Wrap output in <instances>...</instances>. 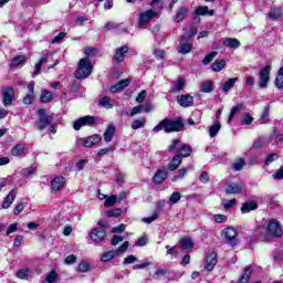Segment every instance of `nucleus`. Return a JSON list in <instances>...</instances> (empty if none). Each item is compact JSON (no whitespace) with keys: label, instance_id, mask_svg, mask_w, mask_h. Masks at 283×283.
Returning <instances> with one entry per match:
<instances>
[{"label":"nucleus","instance_id":"obj_1","mask_svg":"<svg viewBox=\"0 0 283 283\" xmlns=\"http://www.w3.org/2000/svg\"><path fill=\"white\" fill-rule=\"evenodd\" d=\"M182 127H185L182 119L165 118L157 126L153 128V132H155V134H158V132H163L164 129L166 134H171L172 132H180Z\"/></svg>","mask_w":283,"mask_h":283},{"label":"nucleus","instance_id":"obj_2","mask_svg":"<svg viewBox=\"0 0 283 283\" xmlns=\"http://www.w3.org/2000/svg\"><path fill=\"white\" fill-rule=\"evenodd\" d=\"M90 74H92V63L90 62V59H81L77 65V70L75 72V78H87Z\"/></svg>","mask_w":283,"mask_h":283},{"label":"nucleus","instance_id":"obj_3","mask_svg":"<svg viewBox=\"0 0 283 283\" xmlns=\"http://www.w3.org/2000/svg\"><path fill=\"white\" fill-rule=\"evenodd\" d=\"M155 17H158V12L154 10H146V11L139 12V18L137 20L138 29L147 30L149 22L151 21V19H155Z\"/></svg>","mask_w":283,"mask_h":283},{"label":"nucleus","instance_id":"obj_4","mask_svg":"<svg viewBox=\"0 0 283 283\" xmlns=\"http://www.w3.org/2000/svg\"><path fill=\"white\" fill-rule=\"evenodd\" d=\"M38 118L39 120L35 123L36 129L39 132H43L49 125H52V120H54V117L52 115H48L45 108H40L38 111Z\"/></svg>","mask_w":283,"mask_h":283},{"label":"nucleus","instance_id":"obj_5","mask_svg":"<svg viewBox=\"0 0 283 283\" xmlns=\"http://www.w3.org/2000/svg\"><path fill=\"white\" fill-rule=\"evenodd\" d=\"M266 233L271 238H282V226L277 219H272L268 222Z\"/></svg>","mask_w":283,"mask_h":283},{"label":"nucleus","instance_id":"obj_6","mask_svg":"<svg viewBox=\"0 0 283 283\" xmlns=\"http://www.w3.org/2000/svg\"><path fill=\"white\" fill-rule=\"evenodd\" d=\"M127 249H129L128 241L124 242L115 251H107V252L103 253L101 260H102V262H111V260H114V258H116V255H123V253H125V251H127Z\"/></svg>","mask_w":283,"mask_h":283},{"label":"nucleus","instance_id":"obj_7","mask_svg":"<svg viewBox=\"0 0 283 283\" xmlns=\"http://www.w3.org/2000/svg\"><path fill=\"white\" fill-rule=\"evenodd\" d=\"M221 238H223L230 247H238V231L235 229L226 228L221 232Z\"/></svg>","mask_w":283,"mask_h":283},{"label":"nucleus","instance_id":"obj_8","mask_svg":"<svg viewBox=\"0 0 283 283\" xmlns=\"http://www.w3.org/2000/svg\"><path fill=\"white\" fill-rule=\"evenodd\" d=\"M269 81H271V65H266L259 71V87L265 90V87H269Z\"/></svg>","mask_w":283,"mask_h":283},{"label":"nucleus","instance_id":"obj_9","mask_svg":"<svg viewBox=\"0 0 283 283\" xmlns=\"http://www.w3.org/2000/svg\"><path fill=\"white\" fill-rule=\"evenodd\" d=\"M96 123V118L92 115H86L84 117L78 118L77 120L74 122V129L75 132H78L81 127H92Z\"/></svg>","mask_w":283,"mask_h":283},{"label":"nucleus","instance_id":"obj_10","mask_svg":"<svg viewBox=\"0 0 283 283\" xmlns=\"http://www.w3.org/2000/svg\"><path fill=\"white\" fill-rule=\"evenodd\" d=\"M3 105L4 107H10L12 101H14V88L12 86L4 87L2 91Z\"/></svg>","mask_w":283,"mask_h":283},{"label":"nucleus","instance_id":"obj_11","mask_svg":"<svg viewBox=\"0 0 283 283\" xmlns=\"http://www.w3.org/2000/svg\"><path fill=\"white\" fill-rule=\"evenodd\" d=\"M101 140H103V137H101L98 134L81 139L83 147H94V145H98Z\"/></svg>","mask_w":283,"mask_h":283},{"label":"nucleus","instance_id":"obj_12","mask_svg":"<svg viewBox=\"0 0 283 283\" xmlns=\"http://www.w3.org/2000/svg\"><path fill=\"white\" fill-rule=\"evenodd\" d=\"M216 264H218V254H216V252H211L206 258V271H213V269H216Z\"/></svg>","mask_w":283,"mask_h":283},{"label":"nucleus","instance_id":"obj_13","mask_svg":"<svg viewBox=\"0 0 283 283\" xmlns=\"http://www.w3.org/2000/svg\"><path fill=\"white\" fill-rule=\"evenodd\" d=\"M106 235L105 229L103 228H95L91 231V240H93V242H103Z\"/></svg>","mask_w":283,"mask_h":283},{"label":"nucleus","instance_id":"obj_14","mask_svg":"<svg viewBox=\"0 0 283 283\" xmlns=\"http://www.w3.org/2000/svg\"><path fill=\"white\" fill-rule=\"evenodd\" d=\"M128 52H129V46L127 45L120 46L116 50L113 56V60L116 63H123V61H125V54H127Z\"/></svg>","mask_w":283,"mask_h":283},{"label":"nucleus","instance_id":"obj_15","mask_svg":"<svg viewBox=\"0 0 283 283\" xmlns=\"http://www.w3.org/2000/svg\"><path fill=\"white\" fill-rule=\"evenodd\" d=\"M130 83H132L130 78L120 80L115 85L111 86V92L113 94H116V92H123V90H125V87H129Z\"/></svg>","mask_w":283,"mask_h":283},{"label":"nucleus","instance_id":"obj_16","mask_svg":"<svg viewBox=\"0 0 283 283\" xmlns=\"http://www.w3.org/2000/svg\"><path fill=\"white\" fill-rule=\"evenodd\" d=\"M17 199V189H12L2 202V209H10L12 202Z\"/></svg>","mask_w":283,"mask_h":283},{"label":"nucleus","instance_id":"obj_17","mask_svg":"<svg viewBox=\"0 0 283 283\" xmlns=\"http://www.w3.org/2000/svg\"><path fill=\"white\" fill-rule=\"evenodd\" d=\"M177 103L181 107H191V105H193V97L189 94H185L177 97Z\"/></svg>","mask_w":283,"mask_h":283},{"label":"nucleus","instance_id":"obj_18","mask_svg":"<svg viewBox=\"0 0 283 283\" xmlns=\"http://www.w3.org/2000/svg\"><path fill=\"white\" fill-rule=\"evenodd\" d=\"M51 187L53 191H61L62 187H65V177H55L52 181H51Z\"/></svg>","mask_w":283,"mask_h":283},{"label":"nucleus","instance_id":"obj_19","mask_svg":"<svg viewBox=\"0 0 283 283\" xmlns=\"http://www.w3.org/2000/svg\"><path fill=\"white\" fill-rule=\"evenodd\" d=\"M191 43L187 42V38L182 36L181 41H180V45L178 49V52L180 54H189V52H191Z\"/></svg>","mask_w":283,"mask_h":283},{"label":"nucleus","instance_id":"obj_20","mask_svg":"<svg viewBox=\"0 0 283 283\" xmlns=\"http://www.w3.org/2000/svg\"><path fill=\"white\" fill-rule=\"evenodd\" d=\"M242 191H244V187H242V185L240 184H230L226 189V193L234 196L238 193H242Z\"/></svg>","mask_w":283,"mask_h":283},{"label":"nucleus","instance_id":"obj_21","mask_svg":"<svg viewBox=\"0 0 283 283\" xmlns=\"http://www.w3.org/2000/svg\"><path fill=\"white\" fill-rule=\"evenodd\" d=\"M167 178V170L166 169H159L154 178H153V182H155V185H161V182H165V179Z\"/></svg>","mask_w":283,"mask_h":283},{"label":"nucleus","instance_id":"obj_22","mask_svg":"<svg viewBox=\"0 0 283 283\" xmlns=\"http://www.w3.org/2000/svg\"><path fill=\"white\" fill-rule=\"evenodd\" d=\"M49 56H50V52L43 53L42 59H40L39 63L35 64V70L33 72L32 76H39V74H41V67H42L43 63H46Z\"/></svg>","mask_w":283,"mask_h":283},{"label":"nucleus","instance_id":"obj_23","mask_svg":"<svg viewBox=\"0 0 283 283\" xmlns=\"http://www.w3.org/2000/svg\"><path fill=\"white\" fill-rule=\"evenodd\" d=\"M235 83H238V77H231L220 86V90L227 94L230 90H233Z\"/></svg>","mask_w":283,"mask_h":283},{"label":"nucleus","instance_id":"obj_24","mask_svg":"<svg viewBox=\"0 0 283 283\" xmlns=\"http://www.w3.org/2000/svg\"><path fill=\"white\" fill-rule=\"evenodd\" d=\"M180 248L184 251H191L193 249V241L189 237H184L180 241Z\"/></svg>","mask_w":283,"mask_h":283},{"label":"nucleus","instance_id":"obj_25","mask_svg":"<svg viewBox=\"0 0 283 283\" xmlns=\"http://www.w3.org/2000/svg\"><path fill=\"white\" fill-rule=\"evenodd\" d=\"M223 45L226 48H231L233 50H238V48H240L241 43H240V40L235 39V38H227L224 41H223Z\"/></svg>","mask_w":283,"mask_h":283},{"label":"nucleus","instance_id":"obj_26","mask_svg":"<svg viewBox=\"0 0 283 283\" xmlns=\"http://www.w3.org/2000/svg\"><path fill=\"white\" fill-rule=\"evenodd\" d=\"M255 209H258V202L255 201H247L241 207L242 213H249L251 211H255Z\"/></svg>","mask_w":283,"mask_h":283},{"label":"nucleus","instance_id":"obj_27","mask_svg":"<svg viewBox=\"0 0 283 283\" xmlns=\"http://www.w3.org/2000/svg\"><path fill=\"white\" fill-rule=\"evenodd\" d=\"M180 165H182V157H180V155H175L169 164L168 169L170 171H176V169L180 167Z\"/></svg>","mask_w":283,"mask_h":283},{"label":"nucleus","instance_id":"obj_28","mask_svg":"<svg viewBox=\"0 0 283 283\" xmlns=\"http://www.w3.org/2000/svg\"><path fill=\"white\" fill-rule=\"evenodd\" d=\"M195 13L200 17H205L206 14H208L209 17H213L216 14V11L209 10V7H207V6H202V7H198L196 9Z\"/></svg>","mask_w":283,"mask_h":283},{"label":"nucleus","instance_id":"obj_29","mask_svg":"<svg viewBox=\"0 0 283 283\" xmlns=\"http://www.w3.org/2000/svg\"><path fill=\"white\" fill-rule=\"evenodd\" d=\"M116 132V127H114L113 124H109L104 133V140L105 143H112V139L114 138V133Z\"/></svg>","mask_w":283,"mask_h":283},{"label":"nucleus","instance_id":"obj_30","mask_svg":"<svg viewBox=\"0 0 283 283\" xmlns=\"http://www.w3.org/2000/svg\"><path fill=\"white\" fill-rule=\"evenodd\" d=\"M187 14H189V9H187L186 7H181L176 14L175 21L176 23H180V21H185V19L187 18Z\"/></svg>","mask_w":283,"mask_h":283},{"label":"nucleus","instance_id":"obj_31","mask_svg":"<svg viewBox=\"0 0 283 283\" xmlns=\"http://www.w3.org/2000/svg\"><path fill=\"white\" fill-rule=\"evenodd\" d=\"M226 65H227V61H224V60H216L211 64V70H212V72H222V70H224Z\"/></svg>","mask_w":283,"mask_h":283},{"label":"nucleus","instance_id":"obj_32","mask_svg":"<svg viewBox=\"0 0 283 283\" xmlns=\"http://www.w3.org/2000/svg\"><path fill=\"white\" fill-rule=\"evenodd\" d=\"M191 147L185 144L179 148V154H177V156H180V158H189V156H191Z\"/></svg>","mask_w":283,"mask_h":283},{"label":"nucleus","instance_id":"obj_33","mask_svg":"<svg viewBox=\"0 0 283 283\" xmlns=\"http://www.w3.org/2000/svg\"><path fill=\"white\" fill-rule=\"evenodd\" d=\"M220 120H216L212 126L209 128V136L210 138H216L218 136V132L221 129Z\"/></svg>","mask_w":283,"mask_h":283},{"label":"nucleus","instance_id":"obj_34","mask_svg":"<svg viewBox=\"0 0 283 283\" xmlns=\"http://www.w3.org/2000/svg\"><path fill=\"white\" fill-rule=\"evenodd\" d=\"M269 19H271L272 21H277V19H282V8L272 9L269 12Z\"/></svg>","mask_w":283,"mask_h":283},{"label":"nucleus","instance_id":"obj_35","mask_svg":"<svg viewBox=\"0 0 283 283\" xmlns=\"http://www.w3.org/2000/svg\"><path fill=\"white\" fill-rule=\"evenodd\" d=\"M53 98H54V95L52 94V92L48 90H42L41 96H40V101L42 103H50V101H52Z\"/></svg>","mask_w":283,"mask_h":283},{"label":"nucleus","instance_id":"obj_36","mask_svg":"<svg viewBox=\"0 0 283 283\" xmlns=\"http://www.w3.org/2000/svg\"><path fill=\"white\" fill-rule=\"evenodd\" d=\"M17 277H19V280H28V277H32V270L22 269L17 272Z\"/></svg>","mask_w":283,"mask_h":283},{"label":"nucleus","instance_id":"obj_37","mask_svg":"<svg viewBox=\"0 0 283 283\" xmlns=\"http://www.w3.org/2000/svg\"><path fill=\"white\" fill-rule=\"evenodd\" d=\"M180 139H174L170 144V146L168 147V151H170L171 154H176L177 151H180Z\"/></svg>","mask_w":283,"mask_h":283},{"label":"nucleus","instance_id":"obj_38","mask_svg":"<svg viewBox=\"0 0 283 283\" xmlns=\"http://www.w3.org/2000/svg\"><path fill=\"white\" fill-rule=\"evenodd\" d=\"M274 83L277 90H283V66L277 71V76Z\"/></svg>","mask_w":283,"mask_h":283},{"label":"nucleus","instance_id":"obj_39","mask_svg":"<svg viewBox=\"0 0 283 283\" xmlns=\"http://www.w3.org/2000/svg\"><path fill=\"white\" fill-rule=\"evenodd\" d=\"M185 90V78L180 77L172 84V92H180Z\"/></svg>","mask_w":283,"mask_h":283},{"label":"nucleus","instance_id":"obj_40","mask_svg":"<svg viewBox=\"0 0 283 283\" xmlns=\"http://www.w3.org/2000/svg\"><path fill=\"white\" fill-rule=\"evenodd\" d=\"M201 92H203L205 94H209V93L213 92V82L206 81V82L201 83Z\"/></svg>","mask_w":283,"mask_h":283},{"label":"nucleus","instance_id":"obj_41","mask_svg":"<svg viewBox=\"0 0 283 283\" xmlns=\"http://www.w3.org/2000/svg\"><path fill=\"white\" fill-rule=\"evenodd\" d=\"M99 105H101L102 107H105L106 109H112V108L114 107V104H112V98H111V97H107V96L102 97V98L99 99Z\"/></svg>","mask_w":283,"mask_h":283},{"label":"nucleus","instance_id":"obj_42","mask_svg":"<svg viewBox=\"0 0 283 283\" xmlns=\"http://www.w3.org/2000/svg\"><path fill=\"white\" fill-rule=\"evenodd\" d=\"M146 123H147V120H145V118L135 119V120H133L130 127H132V129H143V127H145Z\"/></svg>","mask_w":283,"mask_h":283},{"label":"nucleus","instance_id":"obj_43","mask_svg":"<svg viewBox=\"0 0 283 283\" xmlns=\"http://www.w3.org/2000/svg\"><path fill=\"white\" fill-rule=\"evenodd\" d=\"M271 114V106H265L264 107V111L262 113V116H261V123L263 125H266V123H269V115Z\"/></svg>","mask_w":283,"mask_h":283},{"label":"nucleus","instance_id":"obj_44","mask_svg":"<svg viewBox=\"0 0 283 283\" xmlns=\"http://www.w3.org/2000/svg\"><path fill=\"white\" fill-rule=\"evenodd\" d=\"M23 151H24V148H23V145H15L12 150H11V154L12 156H15L17 158L23 156Z\"/></svg>","mask_w":283,"mask_h":283},{"label":"nucleus","instance_id":"obj_45","mask_svg":"<svg viewBox=\"0 0 283 283\" xmlns=\"http://www.w3.org/2000/svg\"><path fill=\"white\" fill-rule=\"evenodd\" d=\"M218 56V52L212 51L211 53L207 54L205 59L202 60L203 65H209L213 59Z\"/></svg>","mask_w":283,"mask_h":283},{"label":"nucleus","instance_id":"obj_46","mask_svg":"<svg viewBox=\"0 0 283 283\" xmlns=\"http://www.w3.org/2000/svg\"><path fill=\"white\" fill-rule=\"evenodd\" d=\"M78 273H87L90 271V263L87 261H82L77 266Z\"/></svg>","mask_w":283,"mask_h":283},{"label":"nucleus","instance_id":"obj_47","mask_svg":"<svg viewBox=\"0 0 283 283\" xmlns=\"http://www.w3.org/2000/svg\"><path fill=\"white\" fill-rule=\"evenodd\" d=\"M120 213H123V209L116 208V209H113V210H108L106 212V216L108 218H118V216H120Z\"/></svg>","mask_w":283,"mask_h":283},{"label":"nucleus","instance_id":"obj_48","mask_svg":"<svg viewBox=\"0 0 283 283\" xmlns=\"http://www.w3.org/2000/svg\"><path fill=\"white\" fill-rule=\"evenodd\" d=\"M242 107H243L242 104H238L233 106L228 117V120H231L232 118H234L235 114H238V112H241Z\"/></svg>","mask_w":283,"mask_h":283},{"label":"nucleus","instance_id":"obj_49","mask_svg":"<svg viewBox=\"0 0 283 283\" xmlns=\"http://www.w3.org/2000/svg\"><path fill=\"white\" fill-rule=\"evenodd\" d=\"M185 176H187V168H182L179 170V175H176L172 177V182H178V180H181Z\"/></svg>","mask_w":283,"mask_h":283},{"label":"nucleus","instance_id":"obj_50","mask_svg":"<svg viewBox=\"0 0 283 283\" xmlns=\"http://www.w3.org/2000/svg\"><path fill=\"white\" fill-rule=\"evenodd\" d=\"M251 123H253V116H251L250 114H243L242 118H241V124L242 125H251Z\"/></svg>","mask_w":283,"mask_h":283},{"label":"nucleus","instance_id":"obj_51","mask_svg":"<svg viewBox=\"0 0 283 283\" xmlns=\"http://www.w3.org/2000/svg\"><path fill=\"white\" fill-rule=\"evenodd\" d=\"M84 54L86 56H96V54H98V50L92 46H87L84 49Z\"/></svg>","mask_w":283,"mask_h":283},{"label":"nucleus","instance_id":"obj_52","mask_svg":"<svg viewBox=\"0 0 283 283\" xmlns=\"http://www.w3.org/2000/svg\"><path fill=\"white\" fill-rule=\"evenodd\" d=\"M116 200H118V198L113 195L105 200L104 206L114 207L116 205Z\"/></svg>","mask_w":283,"mask_h":283},{"label":"nucleus","instance_id":"obj_53","mask_svg":"<svg viewBox=\"0 0 283 283\" xmlns=\"http://www.w3.org/2000/svg\"><path fill=\"white\" fill-rule=\"evenodd\" d=\"M265 145H266V140H264V138H258L253 144V148L262 149V147H265Z\"/></svg>","mask_w":283,"mask_h":283},{"label":"nucleus","instance_id":"obj_54","mask_svg":"<svg viewBox=\"0 0 283 283\" xmlns=\"http://www.w3.org/2000/svg\"><path fill=\"white\" fill-rule=\"evenodd\" d=\"M242 167H244V159L243 158L237 159V161L233 164L234 171H240Z\"/></svg>","mask_w":283,"mask_h":283},{"label":"nucleus","instance_id":"obj_55","mask_svg":"<svg viewBox=\"0 0 283 283\" xmlns=\"http://www.w3.org/2000/svg\"><path fill=\"white\" fill-rule=\"evenodd\" d=\"M56 277H59V274H56V271H51V272L46 275V282H48V283H54V282H56Z\"/></svg>","mask_w":283,"mask_h":283},{"label":"nucleus","instance_id":"obj_56","mask_svg":"<svg viewBox=\"0 0 283 283\" xmlns=\"http://www.w3.org/2000/svg\"><path fill=\"white\" fill-rule=\"evenodd\" d=\"M25 55H18L12 60V65H21L22 63H25Z\"/></svg>","mask_w":283,"mask_h":283},{"label":"nucleus","instance_id":"obj_57","mask_svg":"<svg viewBox=\"0 0 283 283\" xmlns=\"http://www.w3.org/2000/svg\"><path fill=\"white\" fill-rule=\"evenodd\" d=\"M237 200L235 199H231V200H227L223 203V208L226 209V211H229V209H233V206L237 205Z\"/></svg>","mask_w":283,"mask_h":283},{"label":"nucleus","instance_id":"obj_58","mask_svg":"<svg viewBox=\"0 0 283 283\" xmlns=\"http://www.w3.org/2000/svg\"><path fill=\"white\" fill-rule=\"evenodd\" d=\"M149 239H147L146 235L139 238L136 242H135V247H146L147 242Z\"/></svg>","mask_w":283,"mask_h":283},{"label":"nucleus","instance_id":"obj_59","mask_svg":"<svg viewBox=\"0 0 283 283\" xmlns=\"http://www.w3.org/2000/svg\"><path fill=\"white\" fill-rule=\"evenodd\" d=\"M23 209H25V203L22 201L18 206H15L13 210L14 216H19L23 211Z\"/></svg>","mask_w":283,"mask_h":283},{"label":"nucleus","instance_id":"obj_60","mask_svg":"<svg viewBox=\"0 0 283 283\" xmlns=\"http://www.w3.org/2000/svg\"><path fill=\"white\" fill-rule=\"evenodd\" d=\"M199 181L202 182V185H207V182H209V172H201V175L199 176Z\"/></svg>","mask_w":283,"mask_h":283},{"label":"nucleus","instance_id":"obj_61","mask_svg":"<svg viewBox=\"0 0 283 283\" xmlns=\"http://www.w3.org/2000/svg\"><path fill=\"white\" fill-rule=\"evenodd\" d=\"M180 192H172V195L170 196V202H172V205H176L177 202H180Z\"/></svg>","mask_w":283,"mask_h":283},{"label":"nucleus","instance_id":"obj_62","mask_svg":"<svg viewBox=\"0 0 283 283\" xmlns=\"http://www.w3.org/2000/svg\"><path fill=\"white\" fill-rule=\"evenodd\" d=\"M277 154H270L265 159V165H271V163H275L277 160Z\"/></svg>","mask_w":283,"mask_h":283},{"label":"nucleus","instance_id":"obj_63","mask_svg":"<svg viewBox=\"0 0 283 283\" xmlns=\"http://www.w3.org/2000/svg\"><path fill=\"white\" fill-rule=\"evenodd\" d=\"M144 106L143 105H137L135 106L132 112H130V116H136V114H140V112H143Z\"/></svg>","mask_w":283,"mask_h":283},{"label":"nucleus","instance_id":"obj_64","mask_svg":"<svg viewBox=\"0 0 283 283\" xmlns=\"http://www.w3.org/2000/svg\"><path fill=\"white\" fill-rule=\"evenodd\" d=\"M274 180H283V167L280 168L274 175H273Z\"/></svg>","mask_w":283,"mask_h":283}]
</instances>
